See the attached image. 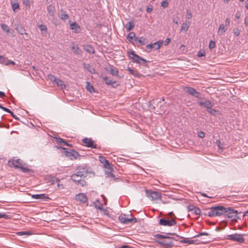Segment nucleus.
<instances>
[{"label":"nucleus","instance_id":"nucleus-1","mask_svg":"<svg viewBox=\"0 0 248 248\" xmlns=\"http://www.w3.org/2000/svg\"><path fill=\"white\" fill-rule=\"evenodd\" d=\"M8 165L11 167L20 169L23 172H26L29 170L27 168L24 167L22 160L19 159H10L8 161Z\"/></svg>","mask_w":248,"mask_h":248},{"label":"nucleus","instance_id":"nucleus-2","mask_svg":"<svg viewBox=\"0 0 248 248\" xmlns=\"http://www.w3.org/2000/svg\"><path fill=\"white\" fill-rule=\"evenodd\" d=\"M225 207L223 206H217L211 207L208 215L210 217H219L223 216L224 217Z\"/></svg>","mask_w":248,"mask_h":248},{"label":"nucleus","instance_id":"nucleus-3","mask_svg":"<svg viewBox=\"0 0 248 248\" xmlns=\"http://www.w3.org/2000/svg\"><path fill=\"white\" fill-rule=\"evenodd\" d=\"M224 217H228L232 221H236L239 218L237 211L231 207L225 208Z\"/></svg>","mask_w":248,"mask_h":248},{"label":"nucleus","instance_id":"nucleus-4","mask_svg":"<svg viewBox=\"0 0 248 248\" xmlns=\"http://www.w3.org/2000/svg\"><path fill=\"white\" fill-rule=\"evenodd\" d=\"M146 195L151 200H161V193L160 192L146 190Z\"/></svg>","mask_w":248,"mask_h":248},{"label":"nucleus","instance_id":"nucleus-5","mask_svg":"<svg viewBox=\"0 0 248 248\" xmlns=\"http://www.w3.org/2000/svg\"><path fill=\"white\" fill-rule=\"evenodd\" d=\"M159 238H163L164 239L159 241L160 245L164 246L165 248H170L173 246V240L169 237H165L162 235H160Z\"/></svg>","mask_w":248,"mask_h":248},{"label":"nucleus","instance_id":"nucleus-6","mask_svg":"<svg viewBox=\"0 0 248 248\" xmlns=\"http://www.w3.org/2000/svg\"><path fill=\"white\" fill-rule=\"evenodd\" d=\"M226 239L233 241H236L239 243H242L244 242L245 241L243 235L237 233L228 235L226 236Z\"/></svg>","mask_w":248,"mask_h":248},{"label":"nucleus","instance_id":"nucleus-7","mask_svg":"<svg viewBox=\"0 0 248 248\" xmlns=\"http://www.w3.org/2000/svg\"><path fill=\"white\" fill-rule=\"evenodd\" d=\"M119 220L120 222L124 224H128L129 223H135L137 222V219L136 218L128 217L125 214H121L119 217Z\"/></svg>","mask_w":248,"mask_h":248},{"label":"nucleus","instance_id":"nucleus-8","mask_svg":"<svg viewBox=\"0 0 248 248\" xmlns=\"http://www.w3.org/2000/svg\"><path fill=\"white\" fill-rule=\"evenodd\" d=\"M76 172L83 177L88 173L89 169L86 165L82 164L77 167Z\"/></svg>","mask_w":248,"mask_h":248},{"label":"nucleus","instance_id":"nucleus-9","mask_svg":"<svg viewBox=\"0 0 248 248\" xmlns=\"http://www.w3.org/2000/svg\"><path fill=\"white\" fill-rule=\"evenodd\" d=\"M71 179L72 180L77 183V184H79L82 186L85 185L86 182L82 180V176L79 174H78L77 172L73 174L71 176Z\"/></svg>","mask_w":248,"mask_h":248},{"label":"nucleus","instance_id":"nucleus-10","mask_svg":"<svg viewBox=\"0 0 248 248\" xmlns=\"http://www.w3.org/2000/svg\"><path fill=\"white\" fill-rule=\"evenodd\" d=\"M159 224L162 226H172L176 225V221L173 218L168 219L165 218H163L159 220Z\"/></svg>","mask_w":248,"mask_h":248},{"label":"nucleus","instance_id":"nucleus-11","mask_svg":"<svg viewBox=\"0 0 248 248\" xmlns=\"http://www.w3.org/2000/svg\"><path fill=\"white\" fill-rule=\"evenodd\" d=\"M185 91L189 94L193 95L197 98H201L200 93L199 92L196 91L194 88L190 87H186Z\"/></svg>","mask_w":248,"mask_h":248},{"label":"nucleus","instance_id":"nucleus-12","mask_svg":"<svg viewBox=\"0 0 248 248\" xmlns=\"http://www.w3.org/2000/svg\"><path fill=\"white\" fill-rule=\"evenodd\" d=\"M129 56L131 59H133V62H135L140 63V61H143L144 62H146L145 60L135 54L133 51L129 53Z\"/></svg>","mask_w":248,"mask_h":248},{"label":"nucleus","instance_id":"nucleus-13","mask_svg":"<svg viewBox=\"0 0 248 248\" xmlns=\"http://www.w3.org/2000/svg\"><path fill=\"white\" fill-rule=\"evenodd\" d=\"M83 144L88 147L92 148H96L97 145L94 143V141L90 138H85L82 140Z\"/></svg>","mask_w":248,"mask_h":248},{"label":"nucleus","instance_id":"nucleus-14","mask_svg":"<svg viewBox=\"0 0 248 248\" xmlns=\"http://www.w3.org/2000/svg\"><path fill=\"white\" fill-rule=\"evenodd\" d=\"M99 160H100V162L102 164H103L104 167L105 168H106L110 170H112V168L111 164L109 163V161L108 160L106 159L105 157L102 156H99Z\"/></svg>","mask_w":248,"mask_h":248},{"label":"nucleus","instance_id":"nucleus-15","mask_svg":"<svg viewBox=\"0 0 248 248\" xmlns=\"http://www.w3.org/2000/svg\"><path fill=\"white\" fill-rule=\"evenodd\" d=\"M48 15L52 18L54 17L55 13V7L54 5L50 4L46 8Z\"/></svg>","mask_w":248,"mask_h":248},{"label":"nucleus","instance_id":"nucleus-16","mask_svg":"<svg viewBox=\"0 0 248 248\" xmlns=\"http://www.w3.org/2000/svg\"><path fill=\"white\" fill-rule=\"evenodd\" d=\"M76 199L82 203H86L87 202V198L84 193H79L77 194L76 196Z\"/></svg>","mask_w":248,"mask_h":248},{"label":"nucleus","instance_id":"nucleus-17","mask_svg":"<svg viewBox=\"0 0 248 248\" xmlns=\"http://www.w3.org/2000/svg\"><path fill=\"white\" fill-rule=\"evenodd\" d=\"M227 29L228 28L226 25H225L224 24H220L217 31L218 35L219 36L223 35Z\"/></svg>","mask_w":248,"mask_h":248},{"label":"nucleus","instance_id":"nucleus-18","mask_svg":"<svg viewBox=\"0 0 248 248\" xmlns=\"http://www.w3.org/2000/svg\"><path fill=\"white\" fill-rule=\"evenodd\" d=\"M70 28L75 33H79L80 31V27L76 22L71 23Z\"/></svg>","mask_w":248,"mask_h":248},{"label":"nucleus","instance_id":"nucleus-19","mask_svg":"<svg viewBox=\"0 0 248 248\" xmlns=\"http://www.w3.org/2000/svg\"><path fill=\"white\" fill-rule=\"evenodd\" d=\"M198 104L201 106H204L207 108H210L212 107V104L209 100H206L204 102L199 101Z\"/></svg>","mask_w":248,"mask_h":248},{"label":"nucleus","instance_id":"nucleus-20","mask_svg":"<svg viewBox=\"0 0 248 248\" xmlns=\"http://www.w3.org/2000/svg\"><path fill=\"white\" fill-rule=\"evenodd\" d=\"M11 7L14 12H16L19 7V4L17 0H11Z\"/></svg>","mask_w":248,"mask_h":248},{"label":"nucleus","instance_id":"nucleus-21","mask_svg":"<svg viewBox=\"0 0 248 248\" xmlns=\"http://www.w3.org/2000/svg\"><path fill=\"white\" fill-rule=\"evenodd\" d=\"M55 183L57 184V186L60 189H63L64 188V184L60 179L54 178L52 180V184Z\"/></svg>","mask_w":248,"mask_h":248},{"label":"nucleus","instance_id":"nucleus-22","mask_svg":"<svg viewBox=\"0 0 248 248\" xmlns=\"http://www.w3.org/2000/svg\"><path fill=\"white\" fill-rule=\"evenodd\" d=\"M71 49L73 51V52L75 54H81L82 53V51L79 48V47L77 45H75L74 44H73V46H72Z\"/></svg>","mask_w":248,"mask_h":248},{"label":"nucleus","instance_id":"nucleus-23","mask_svg":"<svg viewBox=\"0 0 248 248\" xmlns=\"http://www.w3.org/2000/svg\"><path fill=\"white\" fill-rule=\"evenodd\" d=\"M84 49L85 51L89 52L90 54H93L94 53V49L93 46L91 45H87L84 46Z\"/></svg>","mask_w":248,"mask_h":248},{"label":"nucleus","instance_id":"nucleus-24","mask_svg":"<svg viewBox=\"0 0 248 248\" xmlns=\"http://www.w3.org/2000/svg\"><path fill=\"white\" fill-rule=\"evenodd\" d=\"M55 84H56L58 87H60L62 89H64L66 87V85L64 83V82L62 80L58 78H57V79L56 80V81L55 83Z\"/></svg>","mask_w":248,"mask_h":248},{"label":"nucleus","instance_id":"nucleus-25","mask_svg":"<svg viewBox=\"0 0 248 248\" xmlns=\"http://www.w3.org/2000/svg\"><path fill=\"white\" fill-rule=\"evenodd\" d=\"M163 41L162 40H159L156 42L153 43V48L155 50H157L162 46Z\"/></svg>","mask_w":248,"mask_h":248},{"label":"nucleus","instance_id":"nucleus-26","mask_svg":"<svg viewBox=\"0 0 248 248\" xmlns=\"http://www.w3.org/2000/svg\"><path fill=\"white\" fill-rule=\"evenodd\" d=\"M32 198H33V199H48V197L47 196H46L45 194H43L32 195Z\"/></svg>","mask_w":248,"mask_h":248},{"label":"nucleus","instance_id":"nucleus-27","mask_svg":"<svg viewBox=\"0 0 248 248\" xmlns=\"http://www.w3.org/2000/svg\"><path fill=\"white\" fill-rule=\"evenodd\" d=\"M189 27V23H187L186 22L183 23L181 28V31L186 32L188 30Z\"/></svg>","mask_w":248,"mask_h":248},{"label":"nucleus","instance_id":"nucleus-28","mask_svg":"<svg viewBox=\"0 0 248 248\" xmlns=\"http://www.w3.org/2000/svg\"><path fill=\"white\" fill-rule=\"evenodd\" d=\"M134 27V24L131 21L129 22L125 25V28L127 31H130Z\"/></svg>","mask_w":248,"mask_h":248},{"label":"nucleus","instance_id":"nucleus-29","mask_svg":"<svg viewBox=\"0 0 248 248\" xmlns=\"http://www.w3.org/2000/svg\"><path fill=\"white\" fill-rule=\"evenodd\" d=\"M135 40L138 41L141 45H144L146 43V39L143 37H136Z\"/></svg>","mask_w":248,"mask_h":248},{"label":"nucleus","instance_id":"nucleus-30","mask_svg":"<svg viewBox=\"0 0 248 248\" xmlns=\"http://www.w3.org/2000/svg\"><path fill=\"white\" fill-rule=\"evenodd\" d=\"M86 88L91 93L95 92L93 87L89 82H86Z\"/></svg>","mask_w":248,"mask_h":248},{"label":"nucleus","instance_id":"nucleus-31","mask_svg":"<svg viewBox=\"0 0 248 248\" xmlns=\"http://www.w3.org/2000/svg\"><path fill=\"white\" fill-rule=\"evenodd\" d=\"M127 70L131 74L134 75L135 77H138L139 76V74L138 71L135 69H133L130 67H128L127 68Z\"/></svg>","mask_w":248,"mask_h":248},{"label":"nucleus","instance_id":"nucleus-32","mask_svg":"<svg viewBox=\"0 0 248 248\" xmlns=\"http://www.w3.org/2000/svg\"><path fill=\"white\" fill-rule=\"evenodd\" d=\"M182 243L188 244H193L195 242V240H190L187 238H183L181 241Z\"/></svg>","mask_w":248,"mask_h":248},{"label":"nucleus","instance_id":"nucleus-33","mask_svg":"<svg viewBox=\"0 0 248 248\" xmlns=\"http://www.w3.org/2000/svg\"><path fill=\"white\" fill-rule=\"evenodd\" d=\"M23 4L25 6L26 9H29L31 7L30 0H22Z\"/></svg>","mask_w":248,"mask_h":248},{"label":"nucleus","instance_id":"nucleus-34","mask_svg":"<svg viewBox=\"0 0 248 248\" xmlns=\"http://www.w3.org/2000/svg\"><path fill=\"white\" fill-rule=\"evenodd\" d=\"M48 79L51 81L53 83H55L57 78L53 75L51 74H48L47 75Z\"/></svg>","mask_w":248,"mask_h":248},{"label":"nucleus","instance_id":"nucleus-35","mask_svg":"<svg viewBox=\"0 0 248 248\" xmlns=\"http://www.w3.org/2000/svg\"><path fill=\"white\" fill-rule=\"evenodd\" d=\"M56 141L57 143H63L64 145L70 146V144H68L64 140L60 138H57Z\"/></svg>","mask_w":248,"mask_h":248},{"label":"nucleus","instance_id":"nucleus-36","mask_svg":"<svg viewBox=\"0 0 248 248\" xmlns=\"http://www.w3.org/2000/svg\"><path fill=\"white\" fill-rule=\"evenodd\" d=\"M110 74L113 76L118 75V71L116 68L112 67L110 69Z\"/></svg>","mask_w":248,"mask_h":248},{"label":"nucleus","instance_id":"nucleus-37","mask_svg":"<svg viewBox=\"0 0 248 248\" xmlns=\"http://www.w3.org/2000/svg\"><path fill=\"white\" fill-rule=\"evenodd\" d=\"M193 210L192 212L195 214V215H199L201 214V211L200 208L195 206L194 207H193Z\"/></svg>","mask_w":248,"mask_h":248},{"label":"nucleus","instance_id":"nucleus-38","mask_svg":"<svg viewBox=\"0 0 248 248\" xmlns=\"http://www.w3.org/2000/svg\"><path fill=\"white\" fill-rule=\"evenodd\" d=\"M8 62L9 60L7 58L3 57L0 63L5 65H8Z\"/></svg>","mask_w":248,"mask_h":248},{"label":"nucleus","instance_id":"nucleus-39","mask_svg":"<svg viewBox=\"0 0 248 248\" xmlns=\"http://www.w3.org/2000/svg\"><path fill=\"white\" fill-rule=\"evenodd\" d=\"M60 17L63 20H66L69 18V16L65 12H63L61 15Z\"/></svg>","mask_w":248,"mask_h":248},{"label":"nucleus","instance_id":"nucleus-40","mask_svg":"<svg viewBox=\"0 0 248 248\" xmlns=\"http://www.w3.org/2000/svg\"><path fill=\"white\" fill-rule=\"evenodd\" d=\"M153 44L147 45L146 46V51L148 52H150L153 49Z\"/></svg>","mask_w":248,"mask_h":248},{"label":"nucleus","instance_id":"nucleus-41","mask_svg":"<svg viewBox=\"0 0 248 248\" xmlns=\"http://www.w3.org/2000/svg\"><path fill=\"white\" fill-rule=\"evenodd\" d=\"M1 27L2 30H3L4 31L7 32H8L9 31V28L7 25L5 24H2L1 25Z\"/></svg>","mask_w":248,"mask_h":248},{"label":"nucleus","instance_id":"nucleus-42","mask_svg":"<svg viewBox=\"0 0 248 248\" xmlns=\"http://www.w3.org/2000/svg\"><path fill=\"white\" fill-rule=\"evenodd\" d=\"M135 33L134 32H131L128 33L127 38L128 39V40L129 41H130L132 39H133V38L135 37Z\"/></svg>","mask_w":248,"mask_h":248},{"label":"nucleus","instance_id":"nucleus-43","mask_svg":"<svg viewBox=\"0 0 248 248\" xmlns=\"http://www.w3.org/2000/svg\"><path fill=\"white\" fill-rule=\"evenodd\" d=\"M104 80L105 81L106 83L108 85H111L114 83V82H113L112 80L110 79L108 77L104 78Z\"/></svg>","mask_w":248,"mask_h":248},{"label":"nucleus","instance_id":"nucleus-44","mask_svg":"<svg viewBox=\"0 0 248 248\" xmlns=\"http://www.w3.org/2000/svg\"><path fill=\"white\" fill-rule=\"evenodd\" d=\"M96 202H98L99 203V204L98 205L95 204V208L100 210V211H101L103 209L102 208V206H103L102 204L100 203L99 200H96Z\"/></svg>","mask_w":248,"mask_h":248},{"label":"nucleus","instance_id":"nucleus-45","mask_svg":"<svg viewBox=\"0 0 248 248\" xmlns=\"http://www.w3.org/2000/svg\"><path fill=\"white\" fill-rule=\"evenodd\" d=\"M39 28L41 31H47V28L46 25L41 24L39 26Z\"/></svg>","mask_w":248,"mask_h":248},{"label":"nucleus","instance_id":"nucleus-46","mask_svg":"<svg viewBox=\"0 0 248 248\" xmlns=\"http://www.w3.org/2000/svg\"><path fill=\"white\" fill-rule=\"evenodd\" d=\"M169 3L167 0H164L161 2V5L163 8H166L168 6Z\"/></svg>","mask_w":248,"mask_h":248},{"label":"nucleus","instance_id":"nucleus-47","mask_svg":"<svg viewBox=\"0 0 248 248\" xmlns=\"http://www.w3.org/2000/svg\"><path fill=\"white\" fill-rule=\"evenodd\" d=\"M215 46H216L215 42H214L213 41H211L209 43V48L210 49H213V48H215Z\"/></svg>","mask_w":248,"mask_h":248},{"label":"nucleus","instance_id":"nucleus-48","mask_svg":"<svg viewBox=\"0 0 248 248\" xmlns=\"http://www.w3.org/2000/svg\"><path fill=\"white\" fill-rule=\"evenodd\" d=\"M102 211V213L107 216H109V212L108 210H107V209H102V210H101Z\"/></svg>","mask_w":248,"mask_h":248},{"label":"nucleus","instance_id":"nucleus-49","mask_svg":"<svg viewBox=\"0 0 248 248\" xmlns=\"http://www.w3.org/2000/svg\"><path fill=\"white\" fill-rule=\"evenodd\" d=\"M209 109L208 111L209 113H210L211 114H212L213 115H215L216 114V113H217L216 110H215L214 109H212V108H211Z\"/></svg>","mask_w":248,"mask_h":248},{"label":"nucleus","instance_id":"nucleus-50","mask_svg":"<svg viewBox=\"0 0 248 248\" xmlns=\"http://www.w3.org/2000/svg\"><path fill=\"white\" fill-rule=\"evenodd\" d=\"M233 33L235 35L238 36L240 35V30L238 29H236L234 30Z\"/></svg>","mask_w":248,"mask_h":248},{"label":"nucleus","instance_id":"nucleus-51","mask_svg":"<svg viewBox=\"0 0 248 248\" xmlns=\"http://www.w3.org/2000/svg\"><path fill=\"white\" fill-rule=\"evenodd\" d=\"M202 235H209V234L207 232H201L197 235H196L195 236H194L195 237H199L201 236H202Z\"/></svg>","mask_w":248,"mask_h":248},{"label":"nucleus","instance_id":"nucleus-52","mask_svg":"<svg viewBox=\"0 0 248 248\" xmlns=\"http://www.w3.org/2000/svg\"><path fill=\"white\" fill-rule=\"evenodd\" d=\"M186 14H187V18L188 19H190L192 17V14L191 12L189 10L186 11Z\"/></svg>","mask_w":248,"mask_h":248},{"label":"nucleus","instance_id":"nucleus-53","mask_svg":"<svg viewBox=\"0 0 248 248\" xmlns=\"http://www.w3.org/2000/svg\"><path fill=\"white\" fill-rule=\"evenodd\" d=\"M198 136L201 138H203L205 137V133L203 132L200 131L199 132Z\"/></svg>","mask_w":248,"mask_h":248},{"label":"nucleus","instance_id":"nucleus-54","mask_svg":"<svg viewBox=\"0 0 248 248\" xmlns=\"http://www.w3.org/2000/svg\"><path fill=\"white\" fill-rule=\"evenodd\" d=\"M230 19L229 18H227L225 20V25L227 27L230 25Z\"/></svg>","mask_w":248,"mask_h":248},{"label":"nucleus","instance_id":"nucleus-55","mask_svg":"<svg viewBox=\"0 0 248 248\" xmlns=\"http://www.w3.org/2000/svg\"><path fill=\"white\" fill-rule=\"evenodd\" d=\"M7 217V215H6L5 214H3V213H0V218H6Z\"/></svg>","mask_w":248,"mask_h":248},{"label":"nucleus","instance_id":"nucleus-56","mask_svg":"<svg viewBox=\"0 0 248 248\" xmlns=\"http://www.w3.org/2000/svg\"><path fill=\"white\" fill-rule=\"evenodd\" d=\"M170 42V39L169 38H166V39L165 41V45L167 46Z\"/></svg>","mask_w":248,"mask_h":248},{"label":"nucleus","instance_id":"nucleus-57","mask_svg":"<svg viewBox=\"0 0 248 248\" xmlns=\"http://www.w3.org/2000/svg\"><path fill=\"white\" fill-rule=\"evenodd\" d=\"M1 109L7 112H8V113L11 112V110L7 108H5L4 107H1Z\"/></svg>","mask_w":248,"mask_h":248},{"label":"nucleus","instance_id":"nucleus-58","mask_svg":"<svg viewBox=\"0 0 248 248\" xmlns=\"http://www.w3.org/2000/svg\"><path fill=\"white\" fill-rule=\"evenodd\" d=\"M72 155L76 158V156H77L78 155V152H77L76 151H74L72 152Z\"/></svg>","mask_w":248,"mask_h":248},{"label":"nucleus","instance_id":"nucleus-59","mask_svg":"<svg viewBox=\"0 0 248 248\" xmlns=\"http://www.w3.org/2000/svg\"><path fill=\"white\" fill-rule=\"evenodd\" d=\"M152 10L153 9L152 7H147L146 8V11L148 13H151L152 11Z\"/></svg>","mask_w":248,"mask_h":248},{"label":"nucleus","instance_id":"nucleus-60","mask_svg":"<svg viewBox=\"0 0 248 248\" xmlns=\"http://www.w3.org/2000/svg\"><path fill=\"white\" fill-rule=\"evenodd\" d=\"M195 207V206H193V205H189V206H188V210H189V211H192H192H193V207Z\"/></svg>","mask_w":248,"mask_h":248},{"label":"nucleus","instance_id":"nucleus-61","mask_svg":"<svg viewBox=\"0 0 248 248\" xmlns=\"http://www.w3.org/2000/svg\"><path fill=\"white\" fill-rule=\"evenodd\" d=\"M245 24L246 26H248V19L247 17H246L245 19Z\"/></svg>","mask_w":248,"mask_h":248},{"label":"nucleus","instance_id":"nucleus-62","mask_svg":"<svg viewBox=\"0 0 248 248\" xmlns=\"http://www.w3.org/2000/svg\"><path fill=\"white\" fill-rule=\"evenodd\" d=\"M217 144H218V146L219 148H222V147L221 146V142L220 140H217Z\"/></svg>","mask_w":248,"mask_h":248},{"label":"nucleus","instance_id":"nucleus-63","mask_svg":"<svg viewBox=\"0 0 248 248\" xmlns=\"http://www.w3.org/2000/svg\"><path fill=\"white\" fill-rule=\"evenodd\" d=\"M121 248H133L128 245L123 246Z\"/></svg>","mask_w":248,"mask_h":248},{"label":"nucleus","instance_id":"nucleus-64","mask_svg":"<svg viewBox=\"0 0 248 248\" xmlns=\"http://www.w3.org/2000/svg\"><path fill=\"white\" fill-rule=\"evenodd\" d=\"M235 17L236 18L238 19L240 17V14L239 13H237L235 14Z\"/></svg>","mask_w":248,"mask_h":248}]
</instances>
